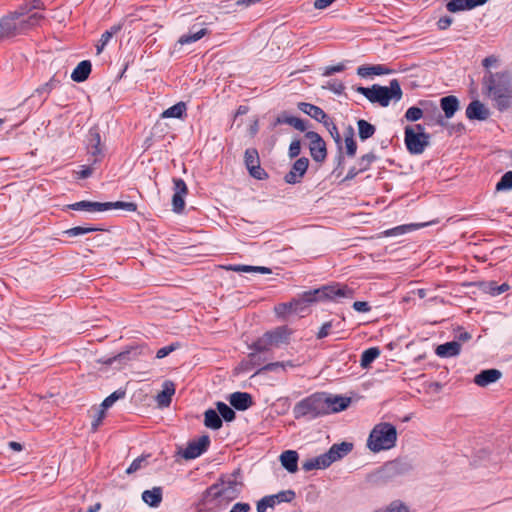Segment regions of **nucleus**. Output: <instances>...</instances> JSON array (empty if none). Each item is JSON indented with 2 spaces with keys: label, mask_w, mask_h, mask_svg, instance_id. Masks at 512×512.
<instances>
[{
  "label": "nucleus",
  "mask_w": 512,
  "mask_h": 512,
  "mask_svg": "<svg viewBox=\"0 0 512 512\" xmlns=\"http://www.w3.org/2000/svg\"><path fill=\"white\" fill-rule=\"evenodd\" d=\"M41 0H25L15 11L0 19V41L13 38L40 25L44 15L36 10H44Z\"/></svg>",
  "instance_id": "obj_1"
},
{
  "label": "nucleus",
  "mask_w": 512,
  "mask_h": 512,
  "mask_svg": "<svg viewBox=\"0 0 512 512\" xmlns=\"http://www.w3.org/2000/svg\"><path fill=\"white\" fill-rule=\"evenodd\" d=\"M483 86L499 111L507 110L512 103V76L508 72H487Z\"/></svg>",
  "instance_id": "obj_2"
},
{
  "label": "nucleus",
  "mask_w": 512,
  "mask_h": 512,
  "mask_svg": "<svg viewBox=\"0 0 512 512\" xmlns=\"http://www.w3.org/2000/svg\"><path fill=\"white\" fill-rule=\"evenodd\" d=\"M355 90L365 96L371 103H378L382 107H387L392 100L399 101L403 94L397 79H392L389 86L374 84L371 87L358 86Z\"/></svg>",
  "instance_id": "obj_3"
},
{
  "label": "nucleus",
  "mask_w": 512,
  "mask_h": 512,
  "mask_svg": "<svg viewBox=\"0 0 512 512\" xmlns=\"http://www.w3.org/2000/svg\"><path fill=\"white\" fill-rule=\"evenodd\" d=\"M396 441V427L391 423L381 422L376 424L371 430L367 439V447L372 452L377 453L395 447Z\"/></svg>",
  "instance_id": "obj_4"
},
{
  "label": "nucleus",
  "mask_w": 512,
  "mask_h": 512,
  "mask_svg": "<svg viewBox=\"0 0 512 512\" xmlns=\"http://www.w3.org/2000/svg\"><path fill=\"white\" fill-rule=\"evenodd\" d=\"M238 496L237 485L228 483L212 485L205 490L199 503L196 504L197 512H212L213 509L207 505L213 500H233Z\"/></svg>",
  "instance_id": "obj_5"
},
{
  "label": "nucleus",
  "mask_w": 512,
  "mask_h": 512,
  "mask_svg": "<svg viewBox=\"0 0 512 512\" xmlns=\"http://www.w3.org/2000/svg\"><path fill=\"white\" fill-rule=\"evenodd\" d=\"M324 407V393H314L295 404L293 415L295 419H315L326 415Z\"/></svg>",
  "instance_id": "obj_6"
},
{
  "label": "nucleus",
  "mask_w": 512,
  "mask_h": 512,
  "mask_svg": "<svg viewBox=\"0 0 512 512\" xmlns=\"http://www.w3.org/2000/svg\"><path fill=\"white\" fill-rule=\"evenodd\" d=\"M354 290L347 285L334 284L323 286L319 289L307 291L308 301L333 300L337 301L341 298H353Z\"/></svg>",
  "instance_id": "obj_7"
},
{
  "label": "nucleus",
  "mask_w": 512,
  "mask_h": 512,
  "mask_svg": "<svg viewBox=\"0 0 512 512\" xmlns=\"http://www.w3.org/2000/svg\"><path fill=\"white\" fill-rule=\"evenodd\" d=\"M422 125L417 124L415 129L407 126L405 128L404 141L407 150L411 154H422L425 148L429 145L430 136L426 134Z\"/></svg>",
  "instance_id": "obj_8"
},
{
  "label": "nucleus",
  "mask_w": 512,
  "mask_h": 512,
  "mask_svg": "<svg viewBox=\"0 0 512 512\" xmlns=\"http://www.w3.org/2000/svg\"><path fill=\"white\" fill-rule=\"evenodd\" d=\"M210 446V437L202 435L198 439L188 442L187 447L181 452V455L186 460H192L201 456Z\"/></svg>",
  "instance_id": "obj_9"
},
{
  "label": "nucleus",
  "mask_w": 512,
  "mask_h": 512,
  "mask_svg": "<svg viewBox=\"0 0 512 512\" xmlns=\"http://www.w3.org/2000/svg\"><path fill=\"white\" fill-rule=\"evenodd\" d=\"M305 137L310 141L309 149L311 157L316 162H323L327 156L326 144L322 137L314 131H308Z\"/></svg>",
  "instance_id": "obj_10"
},
{
  "label": "nucleus",
  "mask_w": 512,
  "mask_h": 512,
  "mask_svg": "<svg viewBox=\"0 0 512 512\" xmlns=\"http://www.w3.org/2000/svg\"><path fill=\"white\" fill-rule=\"evenodd\" d=\"M87 152L92 158V164L100 162L104 157L101 137L98 129L91 128L87 137Z\"/></svg>",
  "instance_id": "obj_11"
},
{
  "label": "nucleus",
  "mask_w": 512,
  "mask_h": 512,
  "mask_svg": "<svg viewBox=\"0 0 512 512\" xmlns=\"http://www.w3.org/2000/svg\"><path fill=\"white\" fill-rule=\"evenodd\" d=\"M173 184H174V187H173L174 194L172 197L173 211L176 213H181L185 207L184 197L188 193V188H187V185L184 182V180H182L181 178H174Z\"/></svg>",
  "instance_id": "obj_12"
},
{
  "label": "nucleus",
  "mask_w": 512,
  "mask_h": 512,
  "mask_svg": "<svg viewBox=\"0 0 512 512\" xmlns=\"http://www.w3.org/2000/svg\"><path fill=\"white\" fill-rule=\"evenodd\" d=\"M345 319H331L322 324L316 337L317 339H323L329 335H338L336 339L345 338L341 334L344 332Z\"/></svg>",
  "instance_id": "obj_13"
},
{
  "label": "nucleus",
  "mask_w": 512,
  "mask_h": 512,
  "mask_svg": "<svg viewBox=\"0 0 512 512\" xmlns=\"http://www.w3.org/2000/svg\"><path fill=\"white\" fill-rule=\"evenodd\" d=\"M324 402H325V413H337L345 410L351 403V399L349 397H343L339 395H330L324 393Z\"/></svg>",
  "instance_id": "obj_14"
},
{
  "label": "nucleus",
  "mask_w": 512,
  "mask_h": 512,
  "mask_svg": "<svg viewBox=\"0 0 512 512\" xmlns=\"http://www.w3.org/2000/svg\"><path fill=\"white\" fill-rule=\"evenodd\" d=\"M309 166V160L306 157L297 159L291 170L285 175L284 179L286 183L296 184L299 183L302 177L305 175Z\"/></svg>",
  "instance_id": "obj_15"
},
{
  "label": "nucleus",
  "mask_w": 512,
  "mask_h": 512,
  "mask_svg": "<svg viewBox=\"0 0 512 512\" xmlns=\"http://www.w3.org/2000/svg\"><path fill=\"white\" fill-rule=\"evenodd\" d=\"M353 449V444L349 442H341L338 444H333L330 449L324 453L327 462L329 465L334 462L341 460L347 454H349Z\"/></svg>",
  "instance_id": "obj_16"
},
{
  "label": "nucleus",
  "mask_w": 512,
  "mask_h": 512,
  "mask_svg": "<svg viewBox=\"0 0 512 512\" xmlns=\"http://www.w3.org/2000/svg\"><path fill=\"white\" fill-rule=\"evenodd\" d=\"M208 33V30L206 27H204L203 24H194L189 29L188 33L182 35L179 40L178 44L180 45H187L194 43L198 40H200L202 37H204Z\"/></svg>",
  "instance_id": "obj_17"
},
{
  "label": "nucleus",
  "mask_w": 512,
  "mask_h": 512,
  "mask_svg": "<svg viewBox=\"0 0 512 512\" xmlns=\"http://www.w3.org/2000/svg\"><path fill=\"white\" fill-rule=\"evenodd\" d=\"M490 115L488 108L479 100L472 101L466 108V116L473 120H486Z\"/></svg>",
  "instance_id": "obj_18"
},
{
  "label": "nucleus",
  "mask_w": 512,
  "mask_h": 512,
  "mask_svg": "<svg viewBox=\"0 0 512 512\" xmlns=\"http://www.w3.org/2000/svg\"><path fill=\"white\" fill-rule=\"evenodd\" d=\"M230 404L237 410L244 411L253 405L252 396L246 392H234L229 397Z\"/></svg>",
  "instance_id": "obj_19"
},
{
  "label": "nucleus",
  "mask_w": 512,
  "mask_h": 512,
  "mask_svg": "<svg viewBox=\"0 0 512 512\" xmlns=\"http://www.w3.org/2000/svg\"><path fill=\"white\" fill-rule=\"evenodd\" d=\"M502 373L498 369L483 370L474 377V383L480 387H485L495 383L501 378Z\"/></svg>",
  "instance_id": "obj_20"
},
{
  "label": "nucleus",
  "mask_w": 512,
  "mask_h": 512,
  "mask_svg": "<svg viewBox=\"0 0 512 512\" xmlns=\"http://www.w3.org/2000/svg\"><path fill=\"white\" fill-rule=\"evenodd\" d=\"M175 394V384L166 380L163 383V389L156 396V402L159 407H168L171 404L172 396Z\"/></svg>",
  "instance_id": "obj_21"
},
{
  "label": "nucleus",
  "mask_w": 512,
  "mask_h": 512,
  "mask_svg": "<svg viewBox=\"0 0 512 512\" xmlns=\"http://www.w3.org/2000/svg\"><path fill=\"white\" fill-rule=\"evenodd\" d=\"M268 336L271 340L273 347H278L282 344H286L289 341L291 331L286 326H280L272 331H268Z\"/></svg>",
  "instance_id": "obj_22"
},
{
  "label": "nucleus",
  "mask_w": 512,
  "mask_h": 512,
  "mask_svg": "<svg viewBox=\"0 0 512 512\" xmlns=\"http://www.w3.org/2000/svg\"><path fill=\"white\" fill-rule=\"evenodd\" d=\"M461 344L458 341H450L437 346L435 353L441 358H450L459 355Z\"/></svg>",
  "instance_id": "obj_23"
},
{
  "label": "nucleus",
  "mask_w": 512,
  "mask_h": 512,
  "mask_svg": "<svg viewBox=\"0 0 512 512\" xmlns=\"http://www.w3.org/2000/svg\"><path fill=\"white\" fill-rule=\"evenodd\" d=\"M298 108L305 114L309 115L311 118L315 119L316 121L323 123V121H326L328 119V115L321 109L320 107L306 103V102H300L298 104Z\"/></svg>",
  "instance_id": "obj_24"
},
{
  "label": "nucleus",
  "mask_w": 512,
  "mask_h": 512,
  "mask_svg": "<svg viewBox=\"0 0 512 512\" xmlns=\"http://www.w3.org/2000/svg\"><path fill=\"white\" fill-rule=\"evenodd\" d=\"M280 462L288 472L295 473L298 470V453L294 450L284 451L280 455Z\"/></svg>",
  "instance_id": "obj_25"
},
{
  "label": "nucleus",
  "mask_w": 512,
  "mask_h": 512,
  "mask_svg": "<svg viewBox=\"0 0 512 512\" xmlns=\"http://www.w3.org/2000/svg\"><path fill=\"white\" fill-rule=\"evenodd\" d=\"M163 499V490L161 487H153L142 493V500L150 507H158Z\"/></svg>",
  "instance_id": "obj_26"
},
{
  "label": "nucleus",
  "mask_w": 512,
  "mask_h": 512,
  "mask_svg": "<svg viewBox=\"0 0 512 512\" xmlns=\"http://www.w3.org/2000/svg\"><path fill=\"white\" fill-rule=\"evenodd\" d=\"M65 76L66 72H64L63 75L56 73L53 77H51V79L48 82H46L45 84H43L35 90L37 95H45L42 99V102H44L47 99V96L52 90H54L60 85L62 78H65Z\"/></svg>",
  "instance_id": "obj_27"
},
{
  "label": "nucleus",
  "mask_w": 512,
  "mask_h": 512,
  "mask_svg": "<svg viewBox=\"0 0 512 512\" xmlns=\"http://www.w3.org/2000/svg\"><path fill=\"white\" fill-rule=\"evenodd\" d=\"M279 124H288L301 132H304L307 129V125L304 120L295 116H290L287 113H282L276 118L275 125Z\"/></svg>",
  "instance_id": "obj_28"
},
{
  "label": "nucleus",
  "mask_w": 512,
  "mask_h": 512,
  "mask_svg": "<svg viewBox=\"0 0 512 512\" xmlns=\"http://www.w3.org/2000/svg\"><path fill=\"white\" fill-rule=\"evenodd\" d=\"M440 106L445 113L446 118H452L459 109V101L453 95L445 96L440 100Z\"/></svg>",
  "instance_id": "obj_29"
},
{
  "label": "nucleus",
  "mask_w": 512,
  "mask_h": 512,
  "mask_svg": "<svg viewBox=\"0 0 512 512\" xmlns=\"http://www.w3.org/2000/svg\"><path fill=\"white\" fill-rule=\"evenodd\" d=\"M91 68H92V65H91L90 61H88V60L81 61L76 66V68L73 70V72L71 74L72 80L75 82H78V83L85 81L89 77V74L91 73Z\"/></svg>",
  "instance_id": "obj_30"
},
{
  "label": "nucleus",
  "mask_w": 512,
  "mask_h": 512,
  "mask_svg": "<svg viewBox=\"0 0 512 512\" xmlns=\"http://www.w3.org/2000/svg\"><path fill=\"white\" fill-rule=\"evenodd\" d=\"M106 204L101 202L80 201L69 205L68 207L73 210L86 211L89 213L103 212Z\"/></svg>",
  "instance_id": "obj_31"
},
{
  "label": "nucleus",
  "mask_w": 512,
  "mask_h": 512,
  "mask_svg": "<svg viewBox=\"0 0 512 512\" xmlns=\"http://www.w3.org/2000/svg\"><path fill=\"white\" fill-rule=\"evenodd\" d=\"M121 29H122L121 24H115V25L111 26L110 29L106 30L101 35V38H100L98 44L96 45V52L98 55L102 53V51L107 46V44L110 42L112 37L114 35H116L117 33H119L121 31Z\"/></svg>",
  "instance_id": "obj_32"
},
{
  "label": "nucleus",
  "mask_w": 512,
  "mask_h": 512,
  "mask_svg": "<svg viewBox=\"0 0 512 512\" xmlns=\"http://www.w3.org/2000/svg\"><path fill=\"white\" fill-rule=\"evenodd\" d=\"M204 425L207 428L218 430L222 427V419L215 410L208 409L204 413Z\"/></svg>",
  "instance_id": "obj_33"
},
{
  "label": "nucleus",
  "mask_w": 512,
  "mask_h": 512,
  "mask_svg": "<svg viewBox=\"0 0 512 512\" xmlns=\"http://www.w3.org/2000/svg\"><path fill=\"white\" fill-rule=\"evenodd\" d=\"M187 107L184 102H178L175 105L164 110L161 114L162 118H182L186 113Z\"/></svg>",
  "instance_id": "obj_34"
},
{
  "label": "nucleus",
  "mask_w": 512,
  "mask_h": 512,
  "mask_svg": "<svg viewBox=\"0 0 512 512\" xmlns=\"http://www.w3.org/2000/svg\"><path fill=\"white\" fill-rule=\"evenodd\" d=\"M380 353L381 351L378 347H371L363 351L360 359L361 367L364 369L368 368L379 357Z\"/></svg>",
  "instance_id": "obj_35"
},
{
  "label": "nucleus",
  "mask_w": 512,
  "mask_h": 512,
  "mask_svg": "<svg viewBox=\"0 0 512 512\" xmlns=\"http://www.w3.org/2000/svg\"><path fill=\"white\" fill-rule=\"evenodd\" d=\"M357 126H358L359 137L363 141L368 138H371L376 131L375 126L370 124L369 122H367L364 119L358 120Z\"/></svg>",
  "instance_id": "obj_36"
},
{
  "label": "nucleus",
  "mask_w": 512,
  "mask_h": 512,
  "mask_svg": "<svg viewBox=\"0 0 512 512\" xmlns=\"http://www.w3.org/2000/svg\"><path fill=\"white\" fill-rule=\"evenodd\" d=\"M419 226L416 224H406V225H400L396 226L394 228L388 229L384 231L382 234L385 237H393V236H399L402 234H405L407 232L413 231L417 229Z\"/></svg>",
  "instance_id": "obj_37"
},
{
  "label": "nucleus",
  "mask_w": 512,
  "mask_h": 512,
  "mask_svg": "<svg viewBox=\"0 0 512 512\" xmlns=\"http://www.w3.org/2000/svg\"><path fill=\"white\" fill-rule=\"evenodd\" d=\"M106 206L103 208V211H107L110 209H123L128 212H135L137 210V205L133 202H123V201H116V202H105Z\"/></svg>",
  "instance_id": "obj_38"
},
{
  "label": "nucleus",
  "mask_w": 512,
  "mask_h": 512,
  "mask_svg": "<svg viewBox=\"0 0 512 512\" xmlns=\"http://www.w3.org/2000/svg\"><path fill=\"white\" fill-rule=\"evenodd\" d=\"M216 407H217V411H218L217 413L225 421L230 422L235 419L236 414H235L234 410L230 406H228L226 403L217 402Z\"/></svg>",
  "instance_id": "obj_39"
},
{
  "label": "nucleus",
  "mask_w": 512,
  "mask_h": 512,
  "mask_svg": "<svg viewBox=\"0 0 512 512\" xmlns=\"http://www.w3.org/2000/svg\"><path fill=\"white\" fill-rule=\"evenodd\" d=\"M380 512V511H375ZM381 512H410L409 506L401 500L389 503Z\"/></svg>",
  "instance_id": "obj_40"
},
{
  "label": "nucleus",
  "mask_w": 512,
  "mask_h": 512,
  "mask_svg": "<svg viewBox=\"0 0 512 512\" xmlns=\"http://www.w3.org/2000/svg\"><path fill=\"white\" fill-rule=\"evenodd\" d=\"M271 347H273V346L271 344V340H270L267 332L262 337L257 339L252 345V348L254 350H256L257 352L268 351V350H270Z\"/></svg>",
  "instance_id": "obj_41"
},
{
  "label": "nucleus",
  "mask_w": 512,
  "mask_h": 512,
  "mask_svg": "<svg viewBox=\"0 0 512 512\" xmlns=\"http://www.w3.org/2000/svg\"><path fill=\"white\" fill-rule=\"evenodd\" d=\"M231 269L237 272H259L262 274L271 273L269 268L263 266L236 265L231 267Z\"/></svg>",
  "instance_id": "obj_42"
},
{
  "label": "nucleus",
  "mask_w": 512,
  "mask_h": 512,
  "mask_svg": "<svg viewBox=\"0 0 512 512\" xmlns=\"http://www.w3.org/2000/svg\"><path fill=\"white\" fill-rule=\"evenodd\" d=\"M125 394V391L121 389L114 391L103 400L101 407L104 409L110 408L117 400L124 398Z\"/></svg>",
  "instance_id": "obj_43"
},
{
  "label": "nucleus",
  "mask_w": 512,
  "mask_h": 512,
  "mask_svg": "<svg viewBox=\"0 0 512 512\" xmlns=\"http://www.w3.org/2000/svg\"><path fill=\"white\" fill-rule=\"evenodd\" d=\"M303 301H290L287 303H281L275 307V312L278 316H285L286 314L293 313V305H299Z\"/></svg>",
  "instance_id": "obj_44"
},
{
  "label": "nucleus",
  "mask_w": 512,
  "mask_h": 512,
  "mask_svg": "<svg viewBox=\"0 0 512 512\" xmlns=\"http://www.w3.org/2000/svg\"><path fill=\"white\" fill-rule=\"evenodd\" d=\"M246 168L256 165L260 162L258 151L255 148H248L244 154Z\"/></svg>",
  "instance_id": "obj_45"
},
{
  "label": "nucleus",
  "mask_w": 512,
  "mask_h": 512,
  "mask_svg": "<svg viewBox=\"0 0 512 512\" xmlns=\"http://www.w3.org/2000/svg\"><path fill=\"white\" fill-rule=\"evenodd\" d=\"M322 124L326 127L334 141L340 144L341 136L334 121L328 116V119H326V121H323Z\"/></svg>",
  "instance_id": "obj_46"
},
{
  "label": "nucleus",
  "mask_w": 512,
  "mask_h": 512,
  "mask_svg": "<svg viewBox=\"0 0 512 512\" xmlns=\"http://www.w3.org/2000/svg\"><path fill=\"white\" fill-rule=\"evenodd\" d=\"M97 230H98V228H96V227L76 226V227H72L70 229L65 230L64 234L69 237H76V236L84 235L86 233L94 232Z\"/></svg>",
  "instance_id": "obj_47"
},
{
  "label": "nucleus",
  "mask_w": 512,
  "mask_h": 512,
  "mask_svg": "<svg viewBox=\"0 0 512 512\" xmlns=\"http://www.w3.org/2000/svg\"><path fill=\"white\" fill-rule=\"evenodd\" d=\"M512 189V171L506 172L496 184L497 191H506Z\"/></svg>",
  "instance_id": "obj_48"
},
{
  "label": "nucleus",
  "mask_w": 512,
  "mask_h": 512,
  "mask_svg": "<svg viewBox=\"0 0 512 512\" xmlns=\"http://www.w3.org/2000/svg\"><path fill=\"white\" fill-rule=\"evenodd\" d=\"M376 155L373 152H369L365 155H363L358 160V166L360 168V171L364 172L368 170L371 166V164L376 160Z\"/></svg>",
  "instance_id": "obj_49"
},
{
  "label": "nucleus",
  "mask_w": 512,
  "mask_h": 512,
  "mask_svg": "<svg viewBox=\"0 0 512 512\" xmlns=\"http://www.w3.org/2000/svg\"><path fill=\"white\" fill-rule=\"evenodd\" d=\"M306 295H307V291L304 292L301 295V297H299L297 299H293V301H303V303H301L299 305H293V313L303 314L304 312H306L308 305L314 302V301H308Z\"/></svg>",
  "instance_id": "obj_50"
},
{
  "label": "nucleus",
  "mask_w": 512,
  "mask_h": 512,
  "mask_svg": "<svg viewBox=\"0 0 512 512\" xmlns=\"http://www.w3.org/2000/svg\"><path fill=\"white\" fill-rule=\"evenodd\" d=\"M322 88L330 90L333 93L340 95L344 91L345 86L339 80H329L322 86Z\"/></svg>",
  "instance_id": "obj_51"
},
{
  "label": "nucleus",
  "mask_w": 512,
  "mask_h": 512,
  "mask_svg": "<svg viewBox=\"0 0 512 512\" xmlns=\"http://www.w3.org/2000/svg\"><path fill=\"white\" fill-rule=\"evenodd\" d=\"M249 171V174L258 180H264L268 177V174L265 172V170L260 166V162L256 165H252L247 168Z\"/></svg>",
  "instance_id": "obj_52"
},
{
  "label": "nucleus",
  "mask_w": 512,
  "mask_h": 512,
  "mask_svg": "<svg viewBox=\"0 0 512 512\" xmlns=\"http://www.w3.org/2000/svg\"><path fill=\"white\" fill-rule=\"evenodd\" d=\"M276 504L281 502H291L295 498V492L292 490L281 491L275 495H271Z\"/></svg>",
  "instance_id": "obj_53"
},
{
  "label": "nucleus",
  "mask_w": 512,
  "mask_h": 512,
  "mask_svg": "<svg viewBox=\"0 0 512 512\" xmlns=\"http://www.w3.org/2000/svg\"><path fill=\"white\" fill-rule=\"evenodd\" d=\"M422 116H423V110L416 106H412V107L408 108L405 113V118L408 121H412V122L421 119Z\"/></svg>",
  "instance_id": "obj_54"
},
{
  "label": "nucleus",
  "mask_w": 512,
  "mask_h": 512,
  "mask_svg": "<svg viewBox=\"0 0 512 512\" xmlns=\"http://www.w3.org/2000/svg\"><path fill=\"white\" fill-rule=\"evenodd\" d=\"M276 505L275 499L273 500V497L265 496L257 503V512H265L267 508L274 507Z\"/></svg>",
  "instance_id": "obj_55"
},
{
  "label": "nucleus",
  "mask_w": 512,
  "mask_h": 512,
  "mask_svg": "<svg viewBox=\"0 0 512 512\" xmlns=\"http://www.w3.org/2000/svg\"><path fill=\"white\" fill-rule=\"evenodd\" d=\"M446 8L449 12H453V13L458 12V11L468 10L465 7V0H450L446 4Z\"/></svg>",
  "instance_id": "obj_56"
},
{
  "label": "nucleus",
  "mask_w": 512,
  "mask_h": 512,
  "mask_svg": "<svg viewBox=\"0 0 512 512\" xmlns=\"http://www.w3.org/2000/svg\"><path fill=\"white\" fill-rule=\"evenodd\" d=\"M345 145H346V153L353 157L356 154L357 151V144L356 141L353 138V133L351 132L349 136H346L345 138Z\"/></svg>",
  "instance_id": "obj_57"
},
{
  "label": "nucleus",
  "mask_w": 512,
  "mask_h": 512,
  "mask_svg": "<svg viewBox=\"0 0 512 512\" xmlns=\"http://www.w3.org/2000/svg\"><path fill=\"white\" fill-rule=\"evenodd\" d=\"M312 461L314 469H326L330 466L324 454L312 458Z\"/></svg>",
  "instance_id": "obj_58"
},
{
  "label": "nucleus",
  "mask_w": 512,
  "mask_h": 512,
  "mask_svg": "<svg viewBox=\"0 0 512 512\" xmlns=\"http://www.w3.org/2000/svg\"><path fill=\"white\" fill-rule=\"evenodd\" d=\"M144 462H146L145 457L136 458L135 460H133V462L130 464V466L126 469V473L132 474V473L138 471L139 469L142 468V465Z\"/></svg>",
  "instance_id": "obj_59"
},
{
  "label": "nucleus",
  "mask_w": 512,
  "mask_h": 512,
  "mask_svg": "<svg viewBox=\"0 0 512 512\" xmlns=\"http://www.w3.org/2000/svg\"><path fill=\"white\" fill-rule=\"evenodd\" d=\"M105 410L104 408L97 411L96 415L94 416V419L91 423L93 431H96L100 424L102 423L104 417H105Z\"/></svg>",
  "instance_id": "obj_60"
},
{
  "label": "nucleus",
  "mask_w": 512,
  "mask_h": 512,
  "mask_svg": "<svg viewBox=\"0 0 512 512\" xmlns=\"http://www.w3.org/2000/svg\"><path fill=\"white\" fill-rule=\"evenodd\" d=\"M301 152V143L299 140H294L289 146V157L296 158Z\"/></svg>",
  "instance_id": "obj_61"
},
{
  "label": "nucleus",
  "mask_w": 512,
  "mask_h": 512,
  "mask_svg": "<svg viewBox=\"0 0 512 512\" xmlns=\"http://www.w3.org/2000/svg\"><path fill=\"white\" fill-rule=\"evenodd\" d=\"M129 354H130V351H125V352H121L119 354H117L116 356L114 357H111V358H108V359H105V360H102V362L104 364H108V365H111L113 362L115 361H122V360H127L129 359Z\"/></svg>",
  "instance_id": "obj_62"
},
{
  "label": "nucleus",
  "mask_w": 512,
  "mask_h": 512,
  "mask_svg": "<svg viewBox=\"0 0 512 512\" xmlns=\"http://www.w3.org/2000/svg\"><path fill=\"white\" fill-rule=\"evenodd\" d=\"M344 69H345V66L342 63L334 65V66H328V67L325 68V70L323 72V75L324 76H330V75H332L334 73L342 72Z\"/></svg>",
  "instance_id": "obj_63"
},
{
  "label": "nucleus",
  "mask_w": 512,
  "mask_h": 512,
  "mask_svg": "<svg viewBox=\"0 0 512 512\" xmlns=\"http://www.w3.org/2000/svg\"><path fill=\"white\" fill-rule=\"evenodd\" d=\"M250 510V505L248 503H236L230 512H248Z\"/></svg>",
  "instance_id": "obj_64"
}]
</instances>
